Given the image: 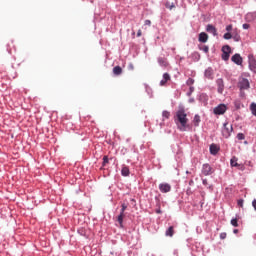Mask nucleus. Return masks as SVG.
Returning <instances> with one entry per match:
<instances>
[{"label": "nucleus", "instance_id": "f257e3e1", "mask_svg": "<svg viewBox=\"0 0 256 256\" xmlns=\"http://www.w3.org/2000/svg\"><path fill=\"white\" fill-rule=\"evenodd\" d=\"M174 121L176 124L180 123L178 127L179 131H187L191 129V127L187 124V113H185V107L179 106L178 111H176V116L174 117Z\"/></svg>", "mask_w": 256, "mask_h": 256}, {"label": "nucleus", "instance_id": "f03ea898", "mask_svg": "<svg viewBox=\"0 0 256 256\" xmlns=\"http://www.w3.org/2000/svg\"><path fill=\"white\" fill-rule=\"evenodd\" d=\"M214 173H215V168H213V166H211V164L204 163L202 165L201 174L204 177H209V176L213 175Z\"/></svg>", "mask_w": 256, "mask_h": 256}, {"label": "nucleus", "instance_id": "7ed1b4c3", "mask_svg": "<svg viewBox=\"0 0 256 256\" xmlns=\"http://www.w3.org/2000/svg\"><path fill=\"white\" fill-rule=\"evenodd\" d=\"M228 125L229 122H225L222 127V136L224 139H229V137H231V133H233V125H230V128Z\"/></svg>", "mask_w": 256, "mask_h": 256}, {"label": "nucleus", "instance_id": "20e7f679", "mask_svg": "<svg viewBox=\"0 0 256 256\" xmlns=\"http://www.w3.org/2000/svg\"><path fill=\"white\" fill-rule=\"evenodd\" d=\"M248 69L256 75V58L253 54H248Z\"/></svg>", "mask_w": 256, "mask_h": 256}, {"label": "nucleus", "instance_id": "39448f33", "mask_svg": "<svg viewBox=\"0 0 256 256\" xmlns=\"http://www.w3.org/2000/svg\"><path fill=\"white\" fill-rule=\"evenodd\" d=\"M238 89L239 91H247L248 89H251V83L249 82V79L242 78L238 82Z\"/></svg>", "mask_w": 256, "mask_h": 256}, {"label": "nucleus", "instance_id": "423d86ee", "mask_svg": "<svg viewBox=\"0 0 256 256\" xmlns=\"http://www.w3.org/2000/svg\"><path fill=\"white\" fill-rule=\"evenodd\" d=\"M214 115H225L227 113V105L219 104L213 109Z\"/></svg>", "mask_w": 256, "mask_h": 256}, {"label": "nucleus", "instance_id": "0eeeda50", "mask_svg": "<svg viewBox=\"0 0 256 256\" xmlns=\"http://www.w3.org/2000/svg\"><path fill=\"white\" fill-rule=\"evenodd\" d=\"M197 99H198L199 103L204 105V107L207 106L209 103V96L207 95V93L198 94Z\"/></svg>", "mask_w": 256, "mask_h": 256}, {"label": "nucleus", "instance_id": "6e6552de", "mask_svg": "<svg viewBox=\"0 0 256 256\" xmlns=\"http://www.w3.org/2000/svg\"><path fill=\"white\" fill-rule=\"evenodd\" d=\"M244 19H245L246 23H254V22H256V11L248 12L244 16Z\"/></svg>", "mask_w": 256, "mask_h": 256}, {"label": "nucleus", "instance_id": "1a4fd4ad", "mask_svg": "<svg viewBox=\"0 0 256 256\" xmlns=\"http://www.w3.org/2000/svg\"><path fill=\"white\" fill-rule=\"evenodd\" d=\"M160 193H169L171 191V184L169 183H160L158 186Z\"/></svg>", "mask_w": 256, "mask_h": 256}, {"label": "nucleus", "instance_id": "9d476101", "mask_svg": "<svg viewBox=\"0 0 256 256\" xmlns=\"http://www.w3.org/2000/svg\"><path fill=\"white\" fill-rule=\"evenodd\" d=\"M214 75H215V72L213 71V68H212V67H208V68L205 69V71H204V77H205L206 79H209L210 81H213Z\"/></svg>", "mask_w": 256, "mask_h": 256}, {"label": "nucleus", "instance_id": "9b49d317", "mask_svg": "<svg viewBox=\"0 0 256 256\" xmlns=\"http://www.w3.org/2000/svg\"><path fill=\"white\" fill-rule=\"evenodd\" d=\"M216 85L218 93L223 94V91H225V82L223 81V78H218L216 80Z\"/></svg>", "mask_w": 256, "mask_h": 256}, {"label": "nucleus", "instance_id": "f8f14e48", "mask_svg": "<svg viewBox=\"0 0 256 256\" xmlns=\"http://www.w3.org/2000/svg\"><path fill=\"white\" fill-rule=\"evenodd\" d=\"M232 63H235V65H243V57H241V54L236 53L231 57Z\"/></svg>", "mask_w": 256, "mask_h": 256}, {"label": "nucleus", "instance_id": "ddd939ff", "mask_svg": "<svg viewBox=\"0 0 256 256\" xmlns=\"http://www.w3.org/2000/svg\"><path fill=\"white\" fill-rule=\"evenodd\" d=\"M210 155H217L221 151V146L218 144L212 143L209 147Z\"/></svg>", "mask_w": 256, "mask_h": 256}, {"label": "nucleus", "instance_id": "4468645a", "mask_svg": "<svg viewBox=\"0 0 256 256\" xmlns=\"http://www.w3.org/2000/svg\"><path fill=\"white\" fill-rule=\"evenodd\" d=\"M168 81H171V75L165 72L162 76V80L160 81V87H165Z\"/></svg>", "mask_w": 256, "mask_h": 256}, {"label": "nucleus", "instance_id": "2eb2a0df", "mask_svg": "<svg viewBox=\"0 0 256 256\" xmlns=\"http://www.w3.org/2000/svg\"><path fill=\"white\" fill-rule=\"evenodd\" d=\"M206 31L207 33H210L211 35H213V37H217L218 35L217 28L213 24H208L206 26Z\"/></svg>", "mask_w": 256, "mask_h": 256}, {"label": "nucleus", "instance_id": "dca6fc26", "mask_svg": "<svg viewBox=\"0 0 256 256\" xmlns=\"http://www.w3.org/2000/svg\"><path fill=\"white\" fill-rule=\"evenodd\" d=\"M241 32L239 31V29L235 28L232 32V39L233 41H235L236 43H239V41H241Z\"/></svg>", "mask_w": 256, "mask_h": 256}, {"label": "nucleus", "instance_id": "f3484780", "mask_svg": "<svg viewBox=\"0 0 256 256\" xmlns=\"http://www.w3.org/2000/svg\"><path fill=\"white\" fill-rule=\"evenodd\" d=\"M190 59H192L194 63H199V61H201V54L197 51H194L190 54Z\"/></svg>", "mask_w": 256, "mask_h": 256}, {"label": "nucleus", "instance_id": "a211bd4d", "mask_svg": "<svg viewBox=\"0 0 256 256\" xmlns=\"http://www.w3.org/2000/svg\"><path fill=\"white\" fill-rule=\"evenodd\" d=\"M121 175L122 177H129V175H131V170L129 169V166L125 164L122 165Z\"/></svg>", "mask_w": 256, "mask_h": 256}, {"label": "nucleus", "instance_id": "6ab92c4d", "mask_svg": "<svg viewBox=\"0 0 256 256\" xmlns=\"http://www.w3.org/2000/svg\"><path fill=\"white\" fill-rule=\"evenodd\" d=\"M199 43H207L209 41V35L205 32H201L198 36Z\"/></svg>", "mask_w": 256, "mask_h": 256}, {"label": "nucleus", "instance_id": "aec40b11", "mask_svg": "<svg viewBox=\"0 0 256 256\" xmlns=\"http://www.w3.org/2000/svg\"><path fill=\"white\" fill-rule=\"evenodd\" d=\"M202 185H204V187H206V189H208V191H210V193H213V184H209L207 178H202Z\"/></svg>", "mask_w": 256, "mask_h": 256}, {"label": "nucleus", "instance_id": "412c9836", "mask_svg": "<svg viewBox=\"0 0 256 256\" xmlns=\"http://www.w3.org/2000/svg\"><path fill=\"white\" fill-rule=\"evenodd\" d=\"M192 123L194 127H199V125H201V116L199 114H195Z\"/></svg>", "mask_w": 256, "mask_h": 256}, {"label": "nucleus", "instance_id": "4be33fe9", "mask_svg": "<svg viewBox=\"0 0 256 256\" xmlns=\"http://www.w3.org/2000/svg\"><path fill=\"white\" fill-rule=\"evenodd\" d=\"M166 237H173L175 235V227L169 226L168 229L165 231Z\"/></svg>", "mask_w": 256, "mask_h": 256}, {"label": "nucleus", "instance_id": "5701e85b", "mask_svg": "<svg viewBox=\"0 0 256 256\" xmlns=\"http://www.w3.org/2000/svg\"><path fill=\"white\" fill-rule=\"evenodd\" d=\"M108 163H109V156H107V155L103 156V158H102V166H101L100 169L101 170L105 169V167H107Z\"/></svg>", "mask_w": 256, "mask_h": 256}, {"label": "nucleus", "instance_id": "b1692460", "mask_svg": "<svg viewBox=\"0 0 256 256\" xmlns=\"http://www.w3.org/2000/svg\"><path fill=\"white\" fill-rule=\"evenodd\" d=\"M237 161H239V158H237V156H233L230 160L231 167H239V163H237Z\"/></svg>", "mask_w": 256, "mask_h": 256}, {"label": "nucleus", "instance_id": "393cba45", "mask_svg": "<svg viewBox=\"0 0 256 256\" xmlns=\"http://www.w3.org/2000/svg\"><path fill=\"white\" fill-rule=\"evenodd\" d=\"M238 221H239V214H236V217L231 219V222H230L231 226L232 227H239Z\"/></svg>", "mask_w": 256, "mask_h": 256}, {"label": "nucleus", "instance_id": "a878e982", "mask_svg": "<svg viewBox=\"0 0 256 256\" xmlns=\"http://www.w3.org/2000/svg\"><path fill=\"white\" fill-rule=\"evenodd\" d=\"M234 107H235L236 111H239V109H241V107H243V102H241V100H239V99L234 100Z\"/></svg>", "mask_w": 256, "mask_h": 256}, {"label": "nucleus", "instance_id": "bb28decb", "mask_svg": "<svg viewBox=\"0 0 256 256\" xmlns=\"http://www.w3.org/2000/svg\"><path fill=\"white\" fill-rule=\"evenodd\" d=\"M158 65L160 67H167V60L163 57L158 58Z\"/></svg>", "mask_w": 256, "mask_h": 256}, {"label": "nucleus", "instance_id": "cd10ccee", "mask_svg": "<svg viewBox=\"0 0 256 256\" xmlns=\"http://www.w3.org/2000/svg\"><path fill=\"white\" fill-rule=\"evenodd\" d=\"M113 73L114 75H121V73H123V68H121V66H115L113 68Z\"/></svg>", "mask_w": 256, "mask_h": 256}, {"label": "nucleus", "instance_id": "c85d7f7f", "mask_svg": "<svg viewBox=\"0 0 256 256\" xmlns=\"http://www.w3.org/2000/svg\"><path fill=\"white\" fill-rule=\"evenodd\" d=\"M125 218V214H119L118 217H117V221L120 225V228L123 229V219Z\"/></svg>", "mask_w": 256, "mask_h": 256}, {"label": "nucleus", "instance_id": "c756f323", "mask_svg": "<svg viewBox=\"0 0 256 256\" xmlns=\"http://www.w3.org/2000/svg\"><path fill=\"white\" fill-rule=\"evenodd\" d=\"M199 51H203L204 53H209V46L207 45H198Z\"/></svg>", "mask_w": 256, "mask_h": 256}, {"label": "nucleus", "instance_id": "7c9ffc66", "mask_svg": "<svg viewBox=\"0 0 256 256\" xmlns=\"http://www.w3.org/2000/svg\"><path fill=\"white\" fill-rule=\"evenodd\" d=\"M231 57V53L229 52H222L221 59L222 61H227Z\"/></svg>", "mask_w": 256, "mask_h": 256}, {"label": "nucleus", "instance_id": "2f4dec72", "mask_svg": "<svg viewBox=\"0 0 256 256\" xmlns=\"http://www.w3.org/2000/svg\"><path fill=\"white\" fill-rule=\"evenodd\" d=\"M162 117H163V121H165V119H169V117H171V112H169L167 110H163Z\"/></svg>", "mask_w": 256, "mask_h": 256}, {"label": "nucleus", "instance_id": "473e14b6", "mask_svg": "<svg viewBox=\"0 0 256 256\" xmlns=\"http://www.w3.org/2000/svg\"><path fill=\"white\" fill-rule=\"evenodd\" d=\"M221 51H222V53H231V46L224 45V46H222Z\"/></svg>", "mask_w": 256, "mask_h": 256}, {"label": "nucleus", "instance_id": "72a5a7b5", "mask_svg": "<svg viewBox=\"0 0 256 256\" xmlns=\"http://www.w3.org/2000/svg\"><path fill=\"white\" fill-rule=\"evenodd\" d=\"M186 85H187L188 87H193V85H195V79H193V78H188V79L186 80Z\"/></svg>", "mask_w": 256, "mask_h": 256}, {"label": "nucleus", "instance_id": "f704fd0d", "mask_svg": "<svg viewBox=\"0 0 256 256\" xmlns=\"http://www.w3.org/2000/svg\"><path fill=\"white\" fill-rule=\"evenodd\" d=\"M250 111L252 112V115H254L256 117V103L255 102L251 103Z\"/></svg>", "mask_w": 256, "mask_h": 256}, {"label": "nucleus", "instance_id": "c9c22d12", "mask_svg": "<svg viewBox=\"0 0 256 256\" xmlns=\"http://www.w3.org/2000/svg\"><path fill=\"white\" fill-rule=\"evenodd\" d=\"M194 92H195V86H190L189 90L186 93L187 97H191V95H193Z\"/></svg>", "mask_w": 256, "mask_h": 256}, {"label": "nucleus", "instance_id": "e433bc0d", "mask_svg": "<svg viewBox=\"0 0 256 256\" xmlns=\"http://www.w3.org/2000/svg\"><path fill=\"white\" fill-rule=\"evenodd\" d=\"M125 211H127V204L122 203L120 209V215H125Z\"/></svg>", "mask_w": 256, "mask_h": 256}, {"label": "nucleus", "instance_id": "4c0bfd02", "mask_svg": "<svg viewBox=\"0 0 256 256\" xmlns=\"http://www.w3.org/2000/svg\"><path fill=\"white\" fill-rule=\"evenodd\" d=\"M233 35L231 32H226L224 35H223V39H225L226 41H229V39H232Z\"/></svg>", "mask_w": 256, "mask_h": 256}, {"label": "nucleus", "instance_id": "58836bf2", "mask_svg": "<svg viewBox=\"0 0 256 256\" xmlns=\"http://www.w3.org/2000/svg\"><path fill=\"white\" fill-rule=\"evenodd\" d=\"M236 139H238V141H243V140H245V134H243V133H238L237 135H236Z\"/></svg>", "mask_w": 256, "mask_h": 256}, {"label": "nucleus", "instance_id": "ea45409f", "mask_svg": "<svg viewBox=\"0 0 256 256\" xmlns=\"http://www.w3.org/2000/svg\"><path fill=\"white\" fill-rule=\"evenodd\" d=\"M225 29H226L227 33H231V31L233 32V30H234L233 29V24L227 25Z\"/></svg>", "mask_w": 256, "mask_h": 256}, {"label": "nucleus", "instance_id": "a19ab883", "mask_svg": "<svg viewBox=\"0 0 256 256\" xmlns=\"http://www.w3.org/2000/svg\"><path fill=\"white\" fill-rule=\"evenodd\" d=\"M244 203H245V200H243L242 198L237 200L238 207L243 208Z\"/></svg>", "mask_w": 256, "mask_h": 256}, {"label": "nucleus", "instance_id": "79ce46f5", "mask_svg": "<svg viewBox=\"0 0 256 256\" xmlns=\"http://www.w3.org/2000/svg\"><path fill=\"white\" fill-rule=\"evenodd\" d=\"M239 97H241V99H245V97H247V94H245V90H240Z\"/></svg>", "mask_w": 256, "mask_h": 256}, {"label": "nucleus", "instance_id": "37998d69", "mask_svg": "<svg viewBox=\"0 0 256 256\" xmlns=\"http://www.w3.org/2000/svg\"><path fill=\"white\" fill-rule=\"evenodd\" d=\"M189 187H193L195 185V181L193 180V175L191 176L190 180L188 181Z\"/></svg>", "mask_w": 256, "mask_h": 256}, {"label": "nucleus", "instance_id": "c03bdc74", "mask_svg": "<svg viewBox=\"0 0 256 256\" xmlns=\"http://www.w3.org/2000/svg\"><path fill=\"white\" fill-rule=\"evenodd\" d=\"M77 233H79V235L85 236V229L79 228V229L77 230Z\"/></svg>", "mask_w": 256, "mask_h": 256}, {"label": "nucleus", "instance_id": "a18cd8bd", "mask_svg": "<svg viewBox=\"0 0 256 256\" xmlns=\"http://www.w3.org/2000/svg\"><path fill=\"white\" fill-rule=\"evenodd\" d=\"M173 7H175V4H173V3L171 4V3H169V2L166 3V8H167V9H170V10H171V9H173Z\"/></svg>", "mask_w": 256, "mask_h": 256}, {"label": "nucleus", "instance_id": "49530a36", "mask_svg": "<svg viewBox=\"0 0 256 256\" xmlns=\"http://www.w3.org/2000/svg\"><path fill=\"white\" fill-rule=\"evenodd\" d=\"M186 194H187V195H193V190L191 189V186H189V187L186 189Z\"/></svg>", "mask_w": 256, "mask_h": 256}, {"label": "nucleus", "instance_id": "de8ad7c7", "mask_svg": "<svg viewBox=\"0 0 256 256\" xmlns=\"http://www.w3.org/2000/svg\"><path fill=\"white\" fill-rule=\"evenodd\" d=\"M155 200L157 201L156 203L157 209H161V201L157 197H155Z\"/></svg>", "mask_w": 256, "mask_h": 256}, {"label": "nucleus", "instance_id": "09e8293b", "mask_svg": "<svg viewBox=\"0 0 256 256\" xmlns=\"http://www.w3.org/2000/svg\"><path fill=\"white\" fill-rule=\"evenodd\" d=\"M155 213H156L157 215H163V211L161 210V208H156V209H155Z\"/></svg>", "mask_w": 256, "mask_h": 256}, {"label": "nucleus", "instance_id": "8fccbe9b", "mask_svg": "<svg viewBox=\"0 0 256 256\" xmlns=\"http://www.w3.org/2000/svg\"><path fill=\"white\" fill-rule=\"evenodd\" d=\"M220 239H227V233L226 232H222L220 233Z\"/></svg>", "mask_w": 256, "mask_h": 256}, {"label": "nucleus", "instance_id": "3c124183", "mask_svg": "<svg viewBox=\"0 0 256 256\" xmlns=\"http://www.w3.org/2000/svg\"><path fill=\"white\" fill-rule=\"evenodd\" d=\"M144 25L151 27V20H145Z\"/></svg>", "mask_w": 256, "mask_h": 256}, {"label": "nucleus", "instance_id": "603ef678", "mask_svg": "<svg viewBox=\"0 0 256 256\" xmlns=\"http://www.w3.org/2000/svg\"><path fill=\"white\" fill-rule=\"evenodd\" d=\"M249 27H251V25H249L248 23L242 25L243 29H249Z\"/></svg>", "mask_w": 256, "mask_h": 256}, {"label": "nucleus", "instance_id": "864d4df0", "mask_svg": "<svg viewBox=\"0 0 256 256\" xmlns=\"http://www.w3.org/2000/svg\"><path fill=\"white\" fill-rule=\"evenodd\" d=\"M128 69H129L130 71H133V69H135V66H133V63H130V64L128 65Z\"/></svg>", "mask_w": 256, "mask_h": 256}, {"label": "nucleus", "instance_id": "5fc2aeb1", "mask_svg": "<svg viewBox=\"0 0 256 256\" xmlns=\"http://www.w3.org/2000/svg\"><path fill=\"white\" fill-rule=\"evenodd\" d=\"M252 206L254 207V211H256V199L252 201Z\"/></svg>", "mask_w": 256, "mask_h": 256}, {"label": "nucleus", "instance_id": "6e6d98bb", "mask_svg": "<svg viewBox=\"0 0 256 256\" xmlns=\"http://www.w3.org/2000/svg\"><path fill=\"white\" fill-rule=\"evenodd\" d=\"M195 102V98H189L188 103H194Z\"/></svg>", "mask_w": 256, "mask_h": 256}, {"label": "nucleus", "instance_id": "4d7b16f0", "mask_svg": "<svg viewBox=\"0 0 256 256\" xmlns=\"http://www.w3.org/2000/svg\"><path fill=\"white\" fill-rule=\"evenodd\" d=\"M137 37H141V35H142V32H141V30H138V32H137Z\"/></svg>", "mask_w": 256, "mask_h": 256}, {"label": "nucleus", "instance_id": "13d9d810", "mask_svg": "<svg viewBox=\"0 0 256 256\" xmlns=\"http://www.w3.org/2000/svg\"><path fill=\"white\" fill-rule=\"evenodd\" d=\"M233 233H234L235 235H237V233H239V229H234V230H233Z\"/></svg>", "mask_w": 256, "mask_h": 256}, {"label": "nucleus", "instance_id": "bf43d9fd", "mask_svg": "<svg viewBox=\"0 0 256 256\" xmlns=\"http://www.w3.org/2000/svg\"><path fill=\"white\" fill-rule=\"evenodd\" d=\"M186 175H191V172L189 170H187Z\"/></svg>", "mask_w": 256, "mask_h": 256}, {"label": "nucleus", "instance_id": "052dcab7", "mask_svg": "<svg viewBox=\"0 0 256 256\" xmlns=\"http://www.w3.org/2000/svg\"><path fill=\"white\" fill-rule=\"evenodd\" d=\"M244 143H245V145H247V141H245Z\"/></svg>", "mask_w": 256, "mask_h": 256}]
</instances>
